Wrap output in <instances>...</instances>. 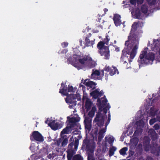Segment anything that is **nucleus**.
<instances>
[{"label": "nucleus", "mask_w": 160, "mask_h": 160, "mask_svg": "<svg viewBox=\"0 0 160 160\" xmlns=\"http://www.w3.org/2000/svg\"><path fill=\"white\" fill-rule=\"evenodd\" d=\"M99 90L98 89H96L90 93V95L92 96L93 98L95 99L99 98Z\"/></svg>", "instance_id": "obj_19"}, {"label": "nucleus", "mask_w": 160, "mask_h": 160, "mask_svg": "<svg viewBox=\"0 0 160 160\" xmlns=\"http://www.w3.org/2000/svg\"><path fill=\"white\" fill-rule=\"evenodd\" d=\"M95 39H93V40H90L89 39L85 38V45L86 47H88L90 46H92L94 44Z\"/></svg>", "instance_id": "obj_17"}, {"label": "nucleus", "mask_w": 160, "mask_h": 160, "mask_svg": "<svg viewBox=\"0 0 160 160\" xmlns=\"http://www.w3.org/2000/svg\"><path fill=\"white\" fill-rule=\"evenodd\" d=\"M142 132V129L141 128H137L135 130L133 134L134 136H138L139 134H141Z\"/></svg>", "instance_id": "obj_32"}, {"label": "nucleus", "mask_w": 160, "mask_h": 160, "mask_svg": "<svg viewBox=\"0 0 160 160\" xmlns=\"http://www.w3.org/2000/svg\"><path fill=\"white\" fill-rule=\"evenodd\" d=\"M148 6L146 5L143 4L141 7V11L144 14H146L148 11Z\"/></svg>", "instance_id": "obj_29"}, {"label": "nucleus", "mask_w": 160, "mask_h": 160, "mask_svg": "<svg viewBox=\"0 0 160 160\" xmlns=\"http://www.w3.org/2000/svg\"><path fill=\"white\" fill-rule=\"evenodd\" d=\"M62 141V139H61V138L59 139V140L57 141V145L58 146H59L60 145V143Z\"/></svg>", "instance_id": "obj_44"}, {"label": "nucleus", "mask_w": 160, "mask_h": 160, "mask_svg": "<svg viewBox=\"0 0 160 160\" xmlns=\"http://www.w3.org/2000/svg\"><path fill=\"white\" fill-rule=\"evenodd\" d=\"M59 124L58 122H56L55 120H53L48 123V126L53 130H56L59 128Z\"/></svg>", "instance_id": "obj_15"}, {"label": "nucleus", "mask_w": 160, "mask_h": 160, "mask_svg": "<svg viewBox=\"0 0 160 160\" xmlns=\"http://www.w3.org/2000/svg\"><path fill=\"white\" fill-rule=\"evenodd\" d=\"M157 118L158 121L160 122V113L157 116Z\"/></svg>", "instance_id": "obj_55"}, {"label": "nucleus", "mask_w": 160, "mask_h": 160, "mask_svg": "<svg viewBox=\"0 0 160 160\" xmlns=\"http://www.w3.org/2000/svg\"><path fill=\"white\" fill-rule=\"evenodd\" d=\"M78 62L83 67L90 69L95 67L97 65L96 62L88 55H85L82 58L79 59Z\"/></svg>", "instance_id": "obj_4"}, {"label": "nucleus", "mask_w": 160, "mask_h": 160, "mask_svg": "<svg viewBox=\"0 0 160 160\" xmlns=\"http://www.w3.org/2000/svg\"><path fill=\"white\" fill-rule=\"evenodd\" d=\"M65 135H63L61 139H62V147H65L66 146L68 142V138H64Z\"/></svg>", "instance_id": "obj_28"}, {"label": "nucleus", "mask_w": 160, "mask_h": 160, "mask_svg": "<svg viewBox=\"0 0 160 160\" xmlns=\"http://www.w3.org/2000/svg\"><path fill=\"white\" fill-rule=\"evenodd\" d=\"M108 117H110V114H109L108 115Z\"/></svg>", "instance_id": "obj_63"}, {"label": "nucleus", "mask_w": 160, "mask_h": 160, "mask_svg": "<svg viewBox=\"0 0 160 160\" xmlns=\"http://www.w3.org/2000/svg\"><path fill=\"white\" fill-rule=\"evenodd\" d=\"M80 87H84L83 85H82L81 84H80Z\"/></svg>", "instance_id": "obj_61"}, {"label": "nucleus", "mask_w": 160, "mask_h": 160, "mask_svg": "<svg viewBox=\"0 0 160 160\" xmlns=\"http://www.w3.org/2000/svg\"><path fill=\"white\" fill-rule=\"evenodd\" d=\"M104 75V71H93L91 75V78L96 80L98 76H101V77Z\"/></svg>", "instance_id": "obj_10"}, {"label": "nucleus", "mask_w": 160, "mask_h": 160, "mask_svg": "<svg viewBox=\"0 0 160 160\" xmlns=\"http://www.w3.org/2000/svg\"><path fill=\"white\" fill-rule=\"evenodd\" d=\"M68 88L67 85H65L63 83L61 84V87L59 90V92L62 95L68 96Z\"/></svg>", "instance_id": "obj_12"}, {"label": "nucleus", "mask_w": 160, "mask_h": 160, "mask_svg": "<svg viewBox=\"0 0 160 160\" xmlns=\"http://www.w3.org/2000/svg\"><path fill=\"white\" fill-rule=\"evenodd\" d=\"M72 160H83V157L79 154H77L72 156Z\"/></svg>", "instance_id": "obj_27"}, {"label": "nucleus", "mask_w": 160, "mask_h": 160, "mask_svg": "<svg viewBox=\"0 0 160 160\" xmlns=\"http://www.w3.org/2000/svg\"><path fill=\"white\" fill-rule=\"evenodd\" d=\"M48 120L47 119L46 120L45 122V123H48Z\"/></svg>", "instance_id": "obj_57"}, {"label": "nucleus", "mask_w": 160, "mask_h": 160, "mask_svg": "<svg viewBox=\"0 0 160 160\" xmlns=\"http://www.w3.org/2000/svg\"><path fill=\"white\" fill-rule=\"evenodd\" d=\"M144 0H130V3L134 5H136V4L138 5H141L143 2Z\"/></svg>", "instance_id": "obj_23"}, {"label": "nucleus", "mask_w": 160, "mask_h": 160, "mask_svg": "<svg viewBox=\"0 0 160 160\" xmlns=\"http://www.w3.org/2000/svg\"><path fill=\"white\" fill-rule=\"evenodd\" d=\"M87 79H86L83 82V84L88 87H89L91 88H92L96 85L95 82L91 81H87Z\"/></svg>", "instance_id": "obj_18"}, {"label": "nucleus", "mask_w": 160, "mask_h": 160, "mask_svg": "<svg viewBox=\"0 0 160 160\" xmlns=\"http://www.w3.org/2000/svg\"><path fill=\"white\" fill-rule=\"evenodd\" d=\"M142 122V121L140 120L137 122L136 124H137V125L140 126Z\"/></svg>", "instance_id": "obj_50"}, {"label": "nucleus", "mask_w": 160, "mask_h": 160, "mask_svg": "<svg viewBox=\"0 0 160 160\" xmlns=\"http://www.w3.org/2000/svg\"><path fill=\"white\" fill-rule=\"evenodd\" d=\"M155 54L153 53H149L145 57L146 60H150L152 61L155 59Z\"/></svg>", "instance_id": "obj_20"}, {"label": "nucleus", "mask_w": 160, "mask_h": 160, "mask_svg": "<svg viewBox=\"0 0 160 160\" xmlns=\"http://www.w3.org/2000/svg\"><path fill=\"white\" fill-rule=\"evenodd\" d=\"M155 100V99H153L152 100V103H153V102H154V100Z\"/></svg>", "instance_id": "obj_60"}, {"label": "nucleus", "mask_w": 160, "mask_h": 160, "mask_svg": "<svg viewBox=\"0 0 160 160\" xmlns=\"http://www.w3.org/2000/svg\"><path fill=\"white\" fill-rule=\"evenodd\" d=\"M102 99H103V100H102V101L100 98H98L97 99V102L99 104L98 107L99 111H102L103 107H104V106L107 105V103L108 101L105 96H104Z\"/></svg>", "instance_id": "obj_9"}, {"label": "nucleus", "mask_w": 160, "mask_h": 160, "mask_svg": "<svg viewBox=\"0 0 160 160\" xmlns=\"http://www.w3.org/2000/svg\"><path fill=\"white\" fill-rule=\"evenodd\" d=\"M114 140V138L111 137L108 138L106 140L110 144L112 143Z\"/></svg>", "instance_id": "obj_38"}, {"label": "nucleus", "mask_w": 160, "mask_h": 160, "mask_svg": "<svg viewBox=\"0 0 160 160\" xmlns=\"http://www.w3.org/2000/svg\"><path fill=\"white\" fill-rule=\"evenodd\" d=\"M110 117H108V119L107 120V121L106 122V123H105V125H106V127L109 124L110 121Z\"/></svg>", "instance_id": "obj_47"}, {"label": "nucleus", "mask_w": 160, "mask_h": 160, "mask_svg": "<svg viewBox=\"0 0 160 160\" xmlns=\"http://www.w3.org/2000/svg\"><path fill=\"white\" fill-rule=\"evenodd\" d=\"M30 140L32 141L35 140L39 142H43V137L42 134L38 131H34L30 136Z\"/></svg>", "instance_id": "obj_6"}, {"label": "nucleus", "mask_w": 160, "mask_h": 160, "mask_svg": "<svg viewBox=\"0 0 160 160\" xmlns=\"http://www.w3.org/2000/svg\"><path fill=\"white\" fill-rule=\"evenodd\" d=\"M156 120L155 118H153L151 119L149 121V124L150 125H153L155 122Z\"/></svg>", "instance_id": "obj_40"}, {"label": "nucleus", "mask_w": 160, "mask_h": 160, "mask_svg": "<svg viewBox=\"0 0 160 160\" xmlns=\"http://www.w3.org/2000/svg\"><path fill=\"white\" fill-rule=\"evenodd\" d=\"M71 126H67L65 128L63 129L61 132V135L62 137L63 136V135L64 134H68L71 132Z\"/></svg>", "instance_id": "obj_16"}, {"label": "nucleus", "mask_w": 160, "mask_h": 160, "mask_svg": "<svg viewBox=\"0 0 160 160\" xmlns=\"http://www.w3.org/2000/svg\"><path fill=\"white\" fill-rule=\"evenodd\" d=\"M92 36V34L91 33H89L87 35V36L85 38H87L88 39H89V38L91 37Z\"/></svg>", "instance_id": "obj_51"}, {"label": "nucleus", "mask_w": 160, "mask_h": 160, "mask_svg": "<svg viewBox=\"0 0 160 160\" xmlns=\"http://www.w3.org/2000/svg\"><path fill=\"white\" fill-rule=\"evenodd\" d=\"M157 0H147L148 3L150 6L155 5L156 4Z\"/></svg>", "instance_id": "obj_36"}, {"label": "nucleus", "mask_w": 160, "mask_h": 160, "mask_svg": "<svg viewBox=\"0 0 160 160\" xmlns=\"http://www.w3.org/2000/svg\"><path fill=\"white\" fill-rule=\"evenodd\" d=\"M156 40L155 39H154L153 40V41L154 43H155L156 42Z\"/></svg>", "instance_id": "obj_58"}, {"label": "nucleus", "mask_w": 160, "mask_h": 160, "mask_svg": "<svg viewBox=\"0 0 160 160\" xmlns=\"http://www.w3.org/2000/svg\"><path fill=\"white\" fill-rule=\"evenodd\" d=\"M110 40V38L108 35L106 36V38L103 40V42L107 45H108V42Z\"/></svg>", "instance_id": "obj_35"}, {"label": "nucleus", "mask_w": 160, "mask_h": 160, "mask_svg": "<svg viewBox=\"0 0 160 160\" xmlns=\"http://www.w3.org/2000/svg\"><path fill=\"white\" fill-rule=\"evenodd\" d=\"M150 113L151 115H154L155 112H154V110L152 108H151L150 109Z\"/></svg>", "instance_id": "obj_46"}, {"label": "nucleus", "mask_w": 160, "mask_h": 160, "mask_svg": "<svg viewBox=\"0 0 160 160\" xmlns=\"http://www.w3.org/2000/svg\"><path fill=\"white\" fill-rule=\"evenodd\" d=\"M106 132V129H102L98 132V140L101 141L104 137V133Z\"/></svg>", "instance_id": "obj_21"}, {"label": "nucleus", "mask_w": 160, "mask_h": 160, "mask_svg": "<svg viewBox=\"0 0 160 160\" xmlns=\"http://www.w3.org/2000/svg\"><path fill=\"white\" fill-rule=\"evenodd\" d=\"M121 16L118 14H114L113 18L114 23L116 26L120 25L121 24V20L120 19Z\"/></svg>", "instance_id": "obj_13"}, {"label": "nucleus", "mask_w": 160, "mask_h": 160, "mask_svg": "<svg viewBox=\"0 0 160 160\" xmlns=\"http://www.w3.org/2000/svg\"><path fill=\"white\" fill-rule=\"evenodd\" d=\"M140 22L138 21L133 23L128 36V40L125 42L126 47L122 52V58L126 57L128 58L129 55L130 58L133 59L136 55L138 48L139 38L137 34L134 32L137 30Z\"/></svg>", "instance_id": "obj_1"}, {"label": "nucleus", "mask_w": 160, "mask_h": 160, "mask_svg": "<svg viewBox=\"0 0 160 160\" xmlns=\"http://www.w3.org/2000/svg\"><path fill=\"white\" fill-rule=\"evenodd\" d=\"M88 160H95L93 155L92 154H89L88 156Z\"/></svg>", "instance_id": "obj_39"}, {"label": "nucleus", "mask_w": 160, "mask_h": 160, "mask_svg": "<svg viewBox=\"0 0 160 160\" xmlns=\"http://www.w3.org/2000/svg\"><path fill=\"white\" fill-rule=\"evenodd\" d=\"M115 50L117 52H119V48L118 47H117L115 48Z\"/></svg>", "instance_id": "obj_54"}, {"label": "nucleus", "mask_w": 160, "mask_h": 160, "mask_svg": "<svg viewBox=\"0 0 160 160\" xmlns=\"http://www.w3.org/2000/svg\"><path fill=\"white\" fill-rule=\"evenodd\" d=\"M105 44L103 41H100L98 43L97 47L99 50L98 52L101 55L104 56L105 59H108L110 56L109 46H105Z\"/></svg>", "instance_id": "obj_3"}, {"label": "nucleus", "mask_w": 160, "mask_h": 160, "mask_svg": "<svg viewBox=\"0 0 160 160\" xmlns=\"http://www.w3.org/2000/svg\"><path fill=\"white\" fill-rule=\"evenodd\" d=\"M83 143L86 145V147L87 146V145H88L90 143H89L88 140L85 139L83 141Z\"/></svg>", "instance_id": "obj_42"}, {"label": "nucleus", "mask_w": 160, "mask_h": 160, "mask_svg": "<svg viewBox=\"0 0 160 160\" xmlns=\"http://www.w3.org/2000/svg\"><path fill=\"white\" fill-rule=\"evenodd\" d=\"M92 104V102L88 99L86 100L85 103V107L87 111L89 110L91 107Z\"/></svg>", "instance_id": "obj_25"}, {"label": "nucleus", "mask_w": 160, "mask_h": 160, "mask_svg": "<svg viewBox=\"0 0 160 160\" xmlns=\"http://www.w3.org/2000/svg\"><path fill=\"white\" fill-rule=\"evenodd\" d=\"M128 148L127 147H125L122 148L119 151L120 154L122 155H124L126 154V152L128 150Z\"/></svg>", "instance_id": "obj_33"}, {"label": "nucleus", "mask_w": 160, "mask_h": 160, "mask_svg": "<svg viewBox=\"0 0 160 160\" xmlns=\"http://www.w3.org/2000/svg\"><path fill=\"white\" fill-rule=\"evenodd\" d=\"M99 98L102 96L104 94V92L102 90L100 92L99 91Z\"/></svg>", "instance_id": "obj_49"}, {"label": "nucleus", "mask_w": 160, "mask_h": 160, "mask_svg": "<svg viewBox=\"0 0 160 160\" xmlns=\"http://www.w3.org/2000/svg\"><path fill=\"white\" fill-rule=\"evenodd\" d=\"M102 112L98 111L97 112L96 117L93 120V122L100 127L103 126L105 119V116L102 113Z\"/></svg>", "instance_id": "obj_5"}, {"label": "nucleus", "mask_w": 160, "mask_h": 160, "mask_svg": "<svg viewBox=\"0 0 160 160\" xmlns=\"http://www.w3.org/2000/svg\"><path fill=\"white\" fill-rule=\"evenodd\" d=\"M104 70H112V69L109 66H106L105 67V68H104Z\"/></svg>", "instance_id": "obj_48"}, {"label": "nucleus", "mask_w": 160, "mask_h": 160, "mask_svg": "<svg viewBox=\"0 0 160 160\" xmlns=\"http://www.w3.org/2000/svg\"><path fill=\"white\" fill-rule=\"evenodd\" d=\"M67 96V98L65 99V101L67 103L72 104L74 106L77 104V101H76L77 95L76 94H72Z\"/></svg>", "instance_id": "obj_7"}, {"label": "nucleus", "mask_w": 160, "mask_h": 160, "mask_svg": "<svg viewBox=\"0 0 160 160\" xmlns=\"http://www.w3.org/2000/svg\"><path fill=\"white\" fill-rule=\"evenodd\" d=\"M76 91V89H74L73 87L72 86L69 85L68 87V92H75Z\"/></svg>", "instance_id": "obj_37"}, {"label": "nucleus", "mask_w": 160, "mask_h": 160, "mask_svg": "<svg viewBox=\"0 0 160 160\" xmlns=\"http://www.w3.org/2000/svg\"><path fill=\"white\" fill-rule=\"evenodd\" d=\"M117 149L114 146H112L109 150V155L110 156H112L113 155L114 152L116 151Z\"/></svg>", "instance_id": "obj_30"}, {"label": "nucleus", "mask_w": 160, "mask_h": 160, "mask_svg": "<svg viewBox=\"0 0 160 160\" xmlns=\"http://www.w3.org/2000/svg\"><path fill=\"white\" fill-rule=\"evenodd\" d=\"M80 120V118L79 117L76 118H70L69 119V122L70 123H75L77 122H78Z\"/></svg>", "instance_id": "obj_31"}, {"label": "nucleus", "mask_w": 160, "mask_h": 160, "mask_svg": "<svg viewBox=\"0 0 160 160\" xmlns=\"http://www.w3.org/2000/svg\"><path fill=\"white\" fill-rule=\"evenodd\" d=\"M73 134H77V132H76V131H74V132H73Z\"/></svg>", "instance_id": "obj_59"}, {"label": "nucleus", "mask_w": 160, "mask_h": 160, "mask_svg": "<svg viewBox=\"0 0 160 160\" xmlns=\"http://www.w3.org/2000/svg\"><path fill=\"white\" fill-rule=\"evenodd\" d=\"M148 135L153 141L157 139L158 134L153 129H150L148 132Z\"/></svg>", "instance_id": "obj_14"}, {"label": "nucleus", "mask_w": 160, "mask_h": 160, "mask_svg": "<svg viewBox=\"0 0 160 160\" xmlns=\"http://www.w3.org/2000/svg\"><path fill=\"white\" fill-rule=\"evenodd\" d=\"M110 108V106L109 103L105 107H103L102 111H103L105 114H106L107 113L108 110Z\"/></svg>", "instance_id": "obj_34"}, {"label": "nucleus", "mask_w": 160, "mask_h": 160, "mask_svg": "<svg viewBox=\"0 0 160 160\" xmlns=\"http://www.w3.org/2000/svg\"><path fill=\"white\" fill-rule=\"evenodd\" d=\"M79 42L80 43V46H82V40L81 39H80L79 40Z\"/></svg>", "instance_id": "obj_53"}, {"label": "nucleus", "mask_w": 160, "mask_h": 160, "mask_svg": "<svg viewBox=\"0 0 160 160\" xmlns=\"http://www.w3.org/2000/svg\"><path fill=\"white\" fill-rule=\"evenodd\" d=\"M143 145L145 148V150L146 151L149 150L150 147V142L148 140H145L143 141Z\"/></svg>", "instance_id": "obj_24"}, {"label": "nucleus", "mask_w": 160, "mask_h": 160, "mask_svg": "<svg viewBox=\"0 0 160 160\" xmlns=\"http://www.w3.org/2000/svg\"><path fill=\"white\" fill-rule=\"evenodd\" d=\"M147 53L146 51H142L140 55L139 59L138 61L139 63L141 64H146V61L145 57L147 55Z\"/></svg>", "instance_id": "obj_11"}, {"label": "nucleus", "mask_w": 160, "mask_h": 160, "mask_svg": "<svg viewBox=\"0 0 160 160\" xmlns=\"http://www.w3.org/2000/svg\"><path fill=\"white\" fill-rule=\"evenodd\" d=\"M62 46L63 48L67 47L68 45V43L67 42H64L62 43Z\"/></svg>", "instance_id": "obj_45"}, {"label": "nucleus", "mask_w": 160, "mask_h": 160, "mask_svg": "<svg viewBox=\"0 0 160 160\" xmlns=\"http://www.w3.org/2000/svg\"><path fill=\"white\" fill-rule=\"evenodd\" d=\"M153 127H154V129L155 130H158V129H159L160 126H159V125L158 124H156Z\"/></svg>", "instance_id": "obj_43"}, {"label": "nucleus", "mask_w": 160, "mask_h": 160, "mask_svg": "<svg viewBox=\"0 0 160 160\" xmlns=\"http://www.w3.org/2000/svg\"><path fill=\"white\" fill-rule=\"evenodd\" d=\"M96 111V108L95 107H92L91 110L90 111L88 114V115L91 118H92L94 115L95 112Z\"/></svg>", "instance_id": "obj_26"}, {"label": "nucleus", "mask_w": 160, "mask_h": 160, "mask_svg": "<svg viewBox=\"0 0 160 160\" xmlns=\"http://www.w3.org/2000/svg\"><path fill=\"white\" fill-rule=\"evenodd\" d=\"M92 119L89 117H86L84 120L85 129L87 131L89 132L92 127Z\"/></svg>", "instance_id": "obj_8"}, {"label": "nucleus", "mask_w": 160, "mask_h": 160, "mask_svg": "<svg viewBox=\"0 0 160 160\" xmlns=\"http://www.w3.org/2000/svg\"><path fill=\"white\" fill-rule=\"evenodd\" d=\"M125 3V2L124 1H123L122 2L123 4H124Z\"/></svg>", "instance_id": "obj_64"}, {"label": "nucleus", "mask_w": 160, "mask_h": 160, "mask_svg": "<svg viewBox=\"0 0 160 160\" xmlns=\"http://www.w3.org/2000/svg\"><path fill=\"white\" fill-rule=\"evenodd\" d=\"M74 139L72 136L69 140L70 142H71L68 144L66 151L68 160H72V156L76 153L78 149L79 143V140L75 138L74 141Z\"/></svg>", "instance_id": "obj_2"}, {"label": "nucleus", "mask_w": 160, "mask_h": 160, "mask_svg": "<svg viewBox=\"0 0 160 160\" xmlns=\"http://www.w3.org/2000/svg\"><path fill=\"white\" fill-rule=\"evenodd\" d=\"M109 73L111 76H112L114 74H115L117 72V73L118 74L119 73L118 71H114L113 72V71H110Z\"/></svg>", "instance_id": "obj_41"}, {"label": "nucleus", "mask_w": 160, "mask_h": 160, "mask_svg": "<svg viewBox=\"0 0 160 160\" xmlns=\"http://www.w3.org/2000/svg\"><path fill=\"white\" fill-rule=\"evenodd\" d=\"M86 148L87 150L92 154L93 153L95 146L93 144H90L88 145H87Z\"/></svg>", "instance_id": "obj_22"}, {"label": "nucleus", "mask_w": 160, "mask_h": 160, "mask_svg": "<svg viewBox=\"0 0 160 160\" xmlns=\"http://www.w3.org/2000/svg\"><path fill=\"white\" fill-rule=\"evenodd\" d=\"M112 67L113 68L114 70H117L118 69H117V68L115 67H113L112 66Z\"/></svg>", "instance_id": "obj_56"}, {"label": "nucleus", "mask_w": 160, "mask_h": 160, "mask_svg": "<svg viewBox=\"0 0 160 160\" xmlns=\"http://www.w3.org/2000/svg\"><path fill=\"white\" fill-rule=\"evenodd\" d=\"M103 11H104V13L103 14L104 15L106 14L107 12L108 11V9L106 8H105L103 9Z\"/></svg>", "instance_id": "obj_52"}, {"label": "nucleus", "mask_w": 160, "mask_h": 160, "mask_svg": "<svg viewBox=\"0 0 160 160\" xmlns=\"http://www.w3.org/2000/svg\"><path fill=\"white\" fill-rule=\"evenodd\" d=\"M138 160H144V159L142 158H139Z\"/></svg>", "instance_id": "obj_62"}]
</instances>
